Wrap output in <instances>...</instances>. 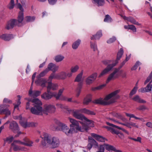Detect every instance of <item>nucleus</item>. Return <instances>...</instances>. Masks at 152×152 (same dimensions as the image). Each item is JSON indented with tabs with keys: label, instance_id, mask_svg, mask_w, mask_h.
Listing matches in <instances>:
<instances>
[{
	"label": "nucleus",
	"instance_id": "obj_18",
	"mask_svg": "<svg viewBox=\"0 0 152 152\" xmlns=\"http://www.w3.org/2000/svg\"><path fill=\"white\" fill-rule=\"evenodd\" d=\"M91 135L92 137H93L96 140L99 142H104L105 140L106 141L107 140L105 138L95 133H91Z\"/></svg>",
	"mask_w": 152,
	"mask_h": 152
},
{
	"label": "nucleus",
	"instance_id": "obj_38",
	"mask_svg": "<svg viewBox=\"0 0 152 152\" xmlns=\"http://www.w3.org/2000/svg\"><path fill=\"white\" fill-rule=\"evenodd\" d=\"M127 127L129 128H131L132 127L138 128V126L136 123L130 122H127Z\"/></svg>",
	"mask_w": 152,
	"mask_h": 152
},
{
	"label": "nucleus",
	"instance_id": "obj_46",
	"mask_svg": "<svg viewBox=\"0 0 152 152\" xmlns=\"http://www.w3.org/2000/svg\"><path fill=\"white\" fill-rule=\"evenodd\" d=\"M80 122V123L82 124L83 128H81V129H83V132H84L85 131L86 132H87L89 129V127L85 123L83 124L81 122Z\"/></svg>",
	"mask_w": 152,
	"mask_h": 152
},
{
	"label": "nucleus",
	"instance_id": "obj_13",
	"mask_svg": "<svg viewBox=\"0 0 152 152\" xmlns=\"http://www.w3.org/2000/svg\"><path fill=\"white\" fill-rule=\"evenodd\" d=\"M119 72L118 69H115L114 71L109 76L106 81V83H108L110 80H113L118 77V75L116 73Z\"/></svg>",
	"mask_w": 152,
	"mask_h": 152
},
{
	"label": "nucleus",
	"instance_id": "obj_9",
	"mask_svg": "<svg viewBox=\"0 0 152 152\" xmlns=\"http://www.w3.org/2000/svg\"><path fill=\"white\" fill-rule=\"evenodd\" d=\"M97 74L94 72L87 77L85 80L86 84L87 85H90L92 84L96 79Z\"/></svg>",
	"mask_w": 152,
	"mask_h": 152
},
{
	"label": "nucleus",
	"instance_id": "obj_16",
	"mask_svg": "<svg viewBox=\"0 0 152 152\" xmlns=\"http://www.w3.org/2000/svg\"><path fill=\"white\" fill-rule=\"evenodd\" d=\"M10 128L14 132H18L19 129L17 123L15 121H12L10 124Z\"/></svg>",
	"mask_w": 152,
	"mask_h": 152
},
{
	"label": "nucleus",
	"instance_id": "obj_3",
	"mask_svg": "<svg viewBox=\"0 0 152 152\" xmlns=\"http://www.w3.org/2000/svg\"><path fill=\"white\" fill-rule=\"evenodd\" d=\"M55 123L61 128V130L68 136L76 133L77 132L74 128H69L64 124L62 123L58 120H55Z\"/></svg>",
	"mask_w": 152,
	"mask_h": 152
},
{
	"label": "nucleus",
	"instance_id": "obj_44",
	"mask_svg": "<svg viewBox=\"0 0 152 152\" xmlns=\"http://www.w3.org/2000/svg\"><path fill=\"white\" fill-rule=\"evenodd\" d=\"M137 88L138 87L137 86H135L133 88L129 94V96L130 97H131L133 95L136 93Z\"/></svg>",
	"mask_w": 152,
	"mask_h": 152
},
{
	"label": "nucleus",
	"instance_id": "obj_28",
	"mask_svg": "<svg viewBox=\"0 0 152 152\" xmlns=\"http://www.w3.org/2000/svg\"><path fill=\"white\" fill-rule=\"evenodd\" d=\"M81 42L80 40L78 39L74 42L72 44V47L74 49H77L79 45Z\"/></svg>",
	"mask_w": 152,
	"mask_h": 152
},
{
	"label": "nucleus",
	"instance_id": "obj_61",
	"mask_svg": "<svg viewBox=\"0 0 152 152\" xmlns=\"http://www.w3.org/2000/svg\"><path fill=\"white\" fill-rule=\"evenodd\" d=\"M146 107L144 105L140 106L137 108V109L139 110H143L146 109Z\"/></svg>",
	"mask_w": 152,
	"mask_h": 152
},
{
	"label": "nucleus",
	"instance_id": "obj_41",
	"mask_svg": "<svg viewBox=\"0 0 152 152\" xmlns=\"http://www.w3.org/2000/svg\"><path fill=\"white\" fill-rule=\"evenodd\" d=\"M41 93V92L39 91H34L33 92V93L30 96H33V97H37L39 96Z\"/></svg>",
	"mask_w": 152,
	"mask_h": 152
},
{
	"label": "nucleus",
	"instance_id": "obj_56",
	"mask_svg": "<svg viewBox=\"0 0 152 152\" xmlns=\"http://www.w3.org/2000/svg\"><path fill=\"white\" fill-rule=\"evenodd\" d=\"M12 101L7 98H5L3 101V104H8L12 103Z\"/></svg>",
	"mask_w": 152,
	"mask_h": 152
},
{
	"label": "nucleus",
	"instance_id": "obj_25",
	"mask_svg": "<svg viewBox=\"0 0 152 152\" xmlns=\"http://www.w3.org/2000/svg\"><path fill=\"white\" fill-rule=\"evenodd\" d=\"M102 36V31L100 30L98 31L96 34L93 35L91 37V40L98 39Z\"/></svg>",
	"mask_w": 152,
	"mask_h": 152
},
{
	"label": "nucleus",
	"instance_id": "obj_2",
	"mask_svg": "<svg viewBox=\"0 0 152 152\" xmlns=\"http://www.w3.org/2000/svg\"><path fill=\"white\" fill-rule=\"evenodd\" d=\"M40 137L43 139L41 144L43 146H46V142L50 145L53 148H57L59 145V140L57 137H52L48 134L45 133H44L42 136Z\"/></svg>",
	"mask_w": 152,
	"mask_h": 152
},
{
	"label": "nucleus",
	"instance_id": "obj_39",
	"mask_svg": "<svg viewBox=\"0 0 152 152\" xmlns=\"http://www.w3.org/2000/svg\"><path fill=\"white\" fill-rule=\"evenodd\" d=\"M112 21V19L111 17L108 15H107L105 16V18L104 19V22H111Z\"/></svg>",
	"mask_w": 152,
	"mask_h": 152
},
{
	"label": "nucleus",
	"instance_id": "obj_51",
	"mask_svg": "<svg viewBox=\"0 0 152 152\" xmlns=\"http://www.w3.org/2000/svg\"><path fill=\"white\" fill-rule=\"evenodd\" d=\"M79 69V66L78 65H76L71 68L70 69L72 73H75Z\"/></svg>",
	"mask_w": 152,
	"mask_h": 152
},
{
	"label": "nucleus",
	"instance_id": "obj_40",
	"mask_svg": "<svg viewBox=\"0 0 152 152\" xmlns=\"http://www.w3.org/2000/svg\"><path fill=\"white\" fill-rule=\"evenodd\" d=\"M15 5L14 0H11L7 6L8 8L10 10L13 9Z\"/></svg>",
	"mask_w": 152,
	"mask_h": 152
},
{
	"label": "nucleus",
	"instance_id": "obj_49",
	"mask_svg": "<svg viewBox=\"0 0 152 152\" xmlns=\"http://www.w3.org/2000/svg\"><path fill=\"white\" fill-rule=\"evenodd\" d=\"M116 40V37L115 36L113 37L112 38H110L107 41V42L108 44H111L114 42H115Z\"/></svg>",
	"mask_w": 152,
	"mask_h": 152
},
{
	"label": "nucleus",
	"instance_id": "obj_60",
	"mask_svg": "<svg viewBox=\"0 0 152 152\" xmlns=\"http://www.w3.org/2000/svg\"><path fill=\"white\" fill-rule=\"evenodd\" d=\"M103 63L105 65H108L110 64L111 63V61L110 60H104L102 61Z\"/></svg>",
	"mask_w": 152,
	"mask_h": 152
},
{
	"label": "nucleus",
	"instance_id": "obj_35",
	"mask_svg": "<svg viewBox=\"0 0 152 152\" xmlns=\"http://www.w3.org/2000/svg\"><path fill=\"white\" fill-rule=\"evenodd\" d=\"M64 57L61 55H58L55 57V60L57 62L61 61L64 58Z\"/></svg>",
	"mask_w": 152,
	"mask_h": 152
},
{
	"label": "nucleus",
	"instance_id": "obj_63",
	"mask_svg": "<svg viewBox=\"0 0 152 152\" xmlns=\"http://www.w3.org/2000/svg\"><path fill=\"white\" fill-rule=\"evenodd\" d=\"M13 118L15 119H19L20 121L22 118V117L21 115L19 116H14L13 117Z\"/></svg>",
	"mask_w": 152,
	"mask_h": 152
},
{
	"label": "nucleus",
	"instance_id": "obj_8",
	"mask_svg": "<svg viewBox=\"0 0 152 152\" xmlns=\"http://www.w3.org/2000/svg\"><path fill=\"white\" fill-rule=\"evenodd\" d=\"M56 110L54 106L51 104H46L44 106V109L43 110V113L48 115V113H54Z\"/></svg>",
	"mask_w": 152,
	"mask_h": 152
},
{
	"label": "nucleus",
	"instance_id": "obj_21",
	"mask_svg": "<svg viewBox=\"0 0 152 152\" xmlns=\"http://www.w3.org/2000/svg\"><path fill=\"white\" fill-rule=\"evenodd\" d=\"M13 38V35L12 34H4L0 36V38L5 41H9Z\"/></svg>",
	"mask_w": 152,
	"mask_h": 152
},
{
	"label": "nucleus",
	"instance_id": "obj_59",
	"mask_svg": "<svg viewBox=\"0 0 152 152\" xmlns=\"http://www.w3.org/2000/svg\"><path fill=\"white\" fill-rule=\"evenodd\" d=\"M129 27V29L132 30L134 32H136V28L134 25H130Z\"/></svg>",
	"mask_w": 152,
	"mask_h": 152
},
{
	"label": "nucleus",
	"instance_id": "obj_53",
	"mask_svg": "<svg viewBox=\"0 0 152 152\" xmlns=\"http://www.w3.org/2000/svg\"><path fill=\"white\" fill-rule=\"evenodd\" d=\"M91 99L90 98L88 97L87 96L84 99L83 103L85 104H88L91 101Z\"/></svg>",
	"mask_w": 152,
	"mask_h": 152
},
{
	"label": "nucleus",
	"instance_id": "obj_12",
	"mask_svg": "<svg viewBox=\"0 0 152 152\" xmlns=\"http://www.w3.org/2000/svg\"><path fill=\"white\" fill-rule=\"evenodd\" d=\"M115 66V64H109L107 67L103 70L98 76V77L100 78L101 77L107 74Z\"/></svg>",
	"mask_w": 152,
	"mask_h": 152
},
{
	"label": "nucleus",
	"instance_id": "obj_64",
	"mask_svg": "<svg viewBox=\"0 0 152 152\" xmlns=\"http://www.w3.org/2000/svg\"><path fill=\"white\" fill-rule=\"evenodd\" d=\"M36 74H37V73L36 72H34L33 74V75L32 76V85L33 84V83L34 81V79H35Z\"/></svg>",
	"mask_w": 152,
	"mask_h": 152
},
{
	"label": "nucleus",
	"instance_id": "obj_24",
	"mask_svg": "<svg viewBox=\"0 0 152 152\" xmlns=\"http://www.w3.org/2000/svg\"><path fill=\"white\" fill-rule=\"evenodd\" d=\"M83 85V83L82 82H81L78 84L76 90V97H78L80 95L81 91V89L82 88Z\"/></svg>",
	"mask_w": 152,
	"mask_h": 152
},
{
	"label": "nucleus",
	"instance_id": "obj_57",
	"mask_svg": "<svg viewBox=\"0 0 152 152\" xmlns=\"http://www.w3.org/2000/svg\"><path fill=\"white\" fill-rule=\"evenodd\" d=\"M16 6L17 7V8H19L20 10V11H22L23 12L24 9L22 6V5L20 3H16Z\"/></svg>",
	"mask_w": 152,
	"mask_h": 152
},
{
	"label": "nucleus",
	"instance_id": "obj_55",
	"mask_svg": "<svg viewBox=\"0 0 152 152\" xmlns=\"http://www.w3.org/2000/svg\"><path fill=\"white\" fill-rule=\"evenodd\" d=\"M89 142L90 143H92V144H96L98 146V144L97 142L92 137H88Z\"/></svg>",
	"mask_w": 152,
	"mask_h": 152
},
{
	"label": "nucleus",
	"instance_id": "obj_15",
	"mask_svg": "<svg viewBox=\"0 0 152 152\" xmlns=\"http://www.w3.org/2000/svg\"><path fill=\"white\" fill-rule=\"evenodd\" d=\"M48 85L47 87V91L48 93L51 94V92L50 91L51 89L53 90H55L58 89V86L57 84H52L51 82H48Z\"/></svg>",
	"mask_w": 152,
	"mask_h": 152
},
{
	"label": "nucleus",
	"instance_id": "obj_31",
	"mask_svg": "<svg viewBox=\"0 0 152 152\" xmlns=\"http://www.w3.org/2000/svg\"><path fill=\"white\" fill-rule=\"evenodd\" d=\"M31 102L34 103L35 105L34 106H41L42 105V103L41 101L37 98L33 99Z\"/></svg>",
	"mask_w": 152,
	"mask_h": 152
},
{
	"label": "nucleus",
	"instance_id": "obj_43",
	"mask_svg": "<svg viewBox=\"0 0 152 152\" xmlns=\"http://www.w3.org/2000/svg\"><path fill=\"white\" fill-rule=\"evenodd\" d=\"M151 81L147 86L145 88L146 92H149L151 91L152 88V84H151Z\"/></svg>",
	"mask_w": 152,
	"mask_h": 152
},
{
	"label": "nucleus",
	"instance_id": "obj_50",
	"mask_svg": "<svg viewBox=\"0 0 152 152\" xmlns=\"http://www.w3.org/2000/svg\"><path fill=\"white\" fill-rule=\"evenodd\" d=\"M110 132L113 134H119L118 136L119 137H120V135H121V137H123V135L122 134L119 133V132L118 131L115 130L114 128H112Z\"/></svg>",
	"mask_w": 152,
	"mask_h": 152
},
{
	"label": "nucleus",
	"instance_id": "obj_52",
	"mask_svg": "<svg viewBox=\"0 0 152 152\" xmlns=\"http://www.w3.org/2000/svg\"><path fill=\"white\" fill-rule=\"evenodd\" d=\"M56 105L58 108H61V109H66L67 110H69V109L68 108V107L67 106L61 104H57Z\"/></svg>",
	"mask_w": 152,
	"mask_h": 152
},
{
	"label": "nucleus",
	"instance_id": "obj_10",
	"mask_svg": "<svg viewBox=\"0 0 152 152\" xmlns=\"http://www.w3.org/2000/svg\"><path fill=\"white\" fill-rule=\"evenodd\" d=\"M20 123L21 125L24 128L27 127H35L37 126L38 124L36 123L29 122L28 123L27 120L25 119L24 121H23V118L20 121Z\"/></svg>",
	"mask_w": 152,
	"mask_h": 152
},
{
	"label": "nucleus",
	"instance_id": "obj_58",
	"mask_svg": "<svg viewBox=\"0 0 152 152\" xmlns=\"http://www.w3.org/2000/svg\"><path fill=\"white\" fill-rule=\"evenodd\" d=\"M58 0H48L49 4L51 5H53L56 4Z\"/></svg>",
	"mask_w": 152,
	"mask_h": 152
},
{
	"label": "nucleus",
	"instance_id": "obj_14",
	"mask_svg": "<svg viewBox=\"0 0 152 152\" xmlns=\"http://www.w3.org/2000/svg\"><path fill=\"white\" fill-rule=\"evenodd\" d=\"M17 22V20L12 19L9 21L7 24L6 28L9 30L12 28L16 24Z\"/></svg>",
	"mask_w": 152,
	"mask_h": 152
},
{
	"label": "nucleus",
	"instance_id": "obj_47",
	"mask_svg": "<svg viewBox=\"0 0 152 152\" xmlns=\"http://www.w3.org/2000/svg\"><path fill=\"white\" fill-rule=\"evenodd\" d=\"M91 47L94 51H95L97 50V46L95 43L91 42Z\"/></svg>",
	"mask_w": 152,
	"mask_h": 152
},
{
	"label": "nucleus",
	"instance_id": "obj_7",
	"mask_svg": "<svg viewBox=\"0 0 152 152\" xmlns=\"http://www.w3.org/2000/svg\"><path fill=\"white\" fill-rule=\"evenodd\" d=\"M10 105L9 104H3L0 105V114H4L6 115H10L11 112L8 108Z\"/></svg>",
	"mask_w": 152,
	"mask_h": 152
},
{
	"label": "nucleus",
	"instance_id": "obj_27",
	"mask_svg": "<svg viewBox=\"0 0 152 152\" xmlns=\"http://www.w3.org/2000/svg\"><path fill=\"white\" fill-rule=\"evenodd\" d=\"M132 99L134 101L140 103H145L146 102L142 99H141L138 95H136Z\"/></svg>",
	"mask_w": 152,
	"mask_h": 152
},
{
	"label": "nucleus",
	"instance_id": "obj_45",
	"mask_svg": "<svg viewBox=\"0 0 152 152\" xmlns=\"http://www.w3.org/2000/svg\"><path fill=\"white\" fill-rule=\"evenodd\" d=\"M11 146L12 147H13V149L14 151H20V146L16 145L14 143H12L11 144Z\"/></svg>",
	"mask_w": 152,
	"mask_h": 152
},
{
	"label": "nucleus",
	"instance_id": "obj_32",
	"mask_svg": "<svg viewBox=\"0 0 152 152\" xmlns=\"http://www.w3.org/2000/svg\"><path fill=\"white\" fill-rule=\"evenodd\" d=\"M94 3L96 4L98 6H102L105 3L104 0H93Z\"/></svg>",
	"mask_w": 152,
	"mask_h": 152
},
{
	"label": "nucleus",
	"instance_id": "obj_4",
	"mask_svg": "<svg viewBox=\"0 0 152 152\" xmlns=\"http://www.w3.org/2000/svg\"><path fill=\"white\" fill-rule=\"evenodd\" d=\"M68 111L69 113H72L73 116L75 118L87 122L88 124H93V121H92L88 119L82 114L79 113L80 110H74L69 109L68 110Z\"/></svg>",
	"mask_w": 152,
	"mask_h": 152
},
{
	"label": "nucleus",
	"instance_id": "obj_17",
	"mask_svg": "<svg viewBox=\"0 0 152 152\" xmlns=\"http://www.w3.org/2000/svg\"><path fill=\"white\" fill-rule=\"evenodd\" d=\"M59 67L56 64L52 63H49L47 69L49 71H52L53 72L55 73L57 71Z\"/></svg>",
	"mask_w": 152,
	"mask_h": 152
},
{
	"label": "nucleus",
	"instance_id": "obj_23",
	"mask_svg": "<svg viewBox=\"0 0 152 152\" xmlns=\"http://www.w3.org/2000/svg\"><path fill=\"white\" fill-rule=\"evenodd\" d=\"M123 50L122 48H121L120 50L118 53L117 58L115 61V63L112 64H115V66L118 63V61L122 57L123 54Z\"/></svg>",
	"mask_w": 152,
	"mask_h": 152
},
{
	"label": "nucleus",
	"instance_id": "obj_11",
	"mask_svg": "<svg viewBox=\"0 0 152 152\" xmlns=\"http://www.w3.org/2000/svg\"><path fill=\"white\" fill-rule=\"evenodd\" d=\"M31 111L32 114L37 115H41L43 113L42 108L39 106H34L31 108Z\"/></svg>",
	"mask_w": 152,
	"mask_h": 152
},
{
	"label": "nucleus",
	"instance_id": "obj_29",
	"mask_svg": "<svg viewBox=\"0 0 152 152\" xmlns=\"http://www.w3.org/2000/svg\"><path fill=\"white\" fill-rule=\"evenodd\" d=\"M59 75L57 74L55 75L54 73L53 72L49 77L48 80L50 82H51L52 80L53 79H59Z\"/></svg>",
	"mask_w": 152,
	"mask_h": 152
},
{
	"label": "nucleus",
	"instance_id": "obj_26",
	"mask_svg": "<svg viewBox=\"0 0 152 152\" xmlns=\"http://www.w3.org/2000/svg\"><path fill=\"white\" fill-rule=\"evenodd\" d=\"M24 13L22 11H20L19 12L18 15V17L17 21L19 23H21L22 22L24 19Z\"/></svg>",
	"mask_w": 152,
	"mask_h": 152
},
{
	"label": "nucleus",
	"instance_id": "obj_42",
	"mask_svg": "<svg viewBox=\"0 0 152 152\" xmlns=\"http://www.w3.org/2000/svg\"><path fill=\"white\" fill-rule=\"evenodd\" d=\"M98 150L96 152H104L105 147L104 144L103 145H100L98 148Z\"/></svg>",
	"mask_w": 152,
	"mask_h": 152
},
{
	"label": "nucleus",
	"instance_id": "obj_34",
	"mask_svg": "<svg viewBox=\"0 0 152 152\" xmlns=\"http://www.w3.org/2000/svg\"><path fill=\"white\" fill-rule=\"evenodd\" d=\"M13 140L14 137L12 136H10L9 137L3 139L4 142H7L8 143H10L13 141Z\"/></svg>",
	"mask_w": 152,
	"mask_h": 152
},
{
	"label": "nucleus",
	"instance_id": "obj_33",
	"mask_svg": "<svg viewBox=\"0 0 152 152\" xmlns=\"http://www.w3.org/2000/svg\"><path fill=\"white\" fill-rule=\"evenodd\" d=\"M104 147L106 150L110 151L115 150V147L112 145L108 144H104Z\"/></svg>",
	"mask_w": 152,
	"mask_h": 152
},
{
	"label": "nucleus",
	"instance_id": "obj_37",
	"mask_svg": "<svg viewBox=\"0 0 152 152\" xmlns=\"http://www.w3.org/2000/svg\"><path fill=\"white\" fill-rule=\"evenodd\" d=\"M81 111L83 113H86L88 114L91 115H95V113L93 111H90L89 110L84 108L81 110Z\"/></svg>",
	"mask_w": 152,
	"mask_h": 152
},
{
	"label": "nucleus",
	"instance_id": "obj_22",
	"mask_svg": "<svg viewBox=\"0 0 152 152\" xmlns=\"http://www.w3.org/2000/svg\"><path fill=\"white\" fill-rule=\"evenodd\" d=\"M23 140L24 142H23V143H22V145L28 147H31L33 146V142L27 137L24 138Z\"/></svg>",
	"mask_w": 152,
	"mask_h": 152
},
{
	"label": "nucleus",
	"instance_id": "obj_30",
	"mask_svg": "<svg viewBox=\"0 0 152 152\" xmlns=\"http://www.w3.org/2000/svg\"><path fill=\"white\" fill-rule=\"evenodd\" d=\"M83 73V71L82 70L81 72L78 74L76 76L75 80V82H80L82 79V75Z\"/></svg>",
	"mask_w": 152,
	"mask_h": 152
},
{
	"label": "nucleus",
	"instance_id": "obj_6",
	"mask_svg": "<svg viewBox=\"0 0 152 152\" xmlns=\"http://www.w3.org/2000/svg\"><path fill=\"white\" fill-rule=\"evenodd\" d=\"M69 119L71 123V124L70 125V127L71 128H74V127H75L76 130L81 132L83 131V129H81V127L79 126L78 121L71 118H69Z\"/></svg>",
	"mask_w": 152,
	"mask_h": 152
},
{
	"label": "nucleus",
	"instance_id": "obj_20",
	"mask_svg": "<svg viewBox=\"0 0 152 152\" xmlns=\"http://www.w3.org/2000/svg\"><path fill=\"white\" fill-rule=\"evenodd\" d=\"M122 17L125 20L130 22L131 23L138 26L140 25L141 24L137 22L135 19L133 17H127L125 16L121 15Z\"/></svg>",
	"mask_w": 152,
	"mask_h": 152
},
{
	"label": "nucleus",
	"instance_id": "obj_36",
	"mask_svg": "<svg viewBox=\"0 0 152 152\" xmlns=\"http://www.w3.org/2000/svg\"><path fill=\"white\" fill-rule=\"evenodd\" d=\"M35 19V17L34 16H27L25 19V21L26 22H29L34 21Z\"/></svg>",
	"mask_w": 152,
	"mask_h": 152
},
{
	"label": "nucleus",
	"instance_id": "obj_5",
	"mask_svg": "<svg viewBox=\"0 0 152 152\" xmlns=\"http://www.w3.org/2000/svg\"><path fill=\"white\" fill-rule=\"evenodd\" d=\"M64 88H62L59 90L58 94L56 93H52L51 94L45 92L41 95V97L45 100H48L52 98L53 96L56 99H59L62 95L64 91Z\"/></svg>",
	"mask_w": 152,
	"mask_h": 152
},
{
	"label": "nucleus",
	"instance_id": "obj_54",
	"mask_svg": "<svg viewBox=\"0 0 152 152\" xmlns=\"http://www.w3.org/2000/svg\"><path fill=\"white\" fill-rule=\"evenodd\" d=\"M49 72V70L47 68L46 69L44 70L41 72L39 74V76L40 77H43L45 76Z\"/></svg>",
	"mask_w": 152,
	"mask_h": 152
},
{
	"label": "nucleus",
	"instance_id": "obj_62",
	"mask_svg": "<svg viewBox=\"0 0 152 152\" xmlns=\"http://www.w3.org/2000/svg\"><path fill=\"white\" fill-rule=\"evenodd\" d=\"M130 118H134L136 119H138V120H140L142 121H143V118H139L137 117H136L134 116V115H133V114H130Z\"/></svg>",
	"mask_w": 152,
	"mask_h": 152
},
{
	"label": "nucleus",
	"instance_id": "obj_19",
	"mask_svg": "<svg viewBox=\"0 0 152 152\" xmlns=\"http://www.w3.org/2000/svg\"><path fill=\"white\" fill-rule=\"evenodd\" d=\"M47 82L46 80L43 78H40L36 80L35 83L37 86H40L42 87L45 86V83Z\"/></svg>",
	"mask_w": 152,
	"mask_h": 152
},
{
	"label": "nucleus",
	"instance_id": "obj_1",
	"mask_svg": "<svg viewBox=\"0 0 152 152\" xmlns=\"http://www.w3.org/2000/svg\"><path fill=\"white\" fill-rule=\"evenodd\" d=\"M120 91V90H117L112 92L106 96L104 99L100 98L96 99L94 101V103L102 105H109L114 103L116 99V96Z\"/></svg>",
	"mask_w": 152,
	"mask_h": 152
},
{
	"label": "nucleus",
	"instance_id": "obj_48",
	"mask_svg": "<svg viewBox=\"0 0 152 152\" xmlns=\"http://www.w3.org/2000/svg\"><path fill=\"white\" fill-rule=\"evenodd\" d=\"M66 78V73L62 72L59 75V78L62 79H65Z\"/></svg>",
	"mask_w": 152,
	"mask_h": 152
}]
</instances>
